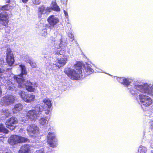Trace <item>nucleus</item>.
Returning a JSON list of instances; mask_svg holds the SVG:
<instances>
[{"instance_id":"nucleus-1","label":"nucleus","mask_w":153,"mask_h":153,"mask_svg":"<svg viewBox=\"0 0 153 153\" xmlns=\"http://www.w3.org/2000/svg\"><path fill=\"white\" fill-rule=\"evenodd\" d=\"M74 69H71L69 68H65V73L71 79L73 80L79 79L82 73V64L79 62L74 65Z\"/></svg>"},{"instance_id":"nucleus-2","label":"nucleus","mask_w":153,"mask_h":153,"mask_svg":"<svg viewBox=\"0 0 153 153\" xmlns=\"http://www.w3.org/2000/svg\"><path fill=\"white\" fill-rule=\"evenodd\" d=\"M65 52L66 47L65 46L61 44L60 45L59 48L53 52V54L55 55H62L63 57L56 59L57 63L59 64L60 67L64 66L67 62L68 58L67 56L65 55Z\"/></svg>"},{"instance_id":"nucleus-3","label":"nucleus","mask_w":153,"mask_h":153,"mask_svg":"<svg viewBox=\"0 0 153 153\" xmlns=\"http://www.w3.org/2000/svg\"><path fill=\"white\" fill-rule=\"evenodd\" d=\"M42 110L39 107H36L34 109L28 111L26 113V117L30 119L31 121H35L40 117L41 114Z\"/></svg>"},{"instance_id":"nucleus-4","label":"nucleus","mask_w":153,"mask_h":153,"mask_svg":"<svg viewBox=\"0 0 153 153\" xmlns=\"http://www.w3.org/2000/svg\"><path fill=\"white\" fill-rule=\"evenodd\" d=\"M27 138L16 135L11 136L8 140V142L12 145H14L18 143H23L28 141Z\"/></svg>"},{"instance_id":"nucleus-5","label":"nucleus","mask_w":153,"mask_h":153,"mask_svg":"<svg viewBox=\"0 0 153 153\" xmlns=\"http://www.w3.org/2000/svg\"><path fill=\"white\" fill-rule=\"evenodd\" d=\"M19 66L21 68V73L19 74L14 75L13 78L15 81L16 82H18L21 86H22L23 85V83L24 80L23 76L24 74H27V72L25 65H21Z\"/></svg>"},{"instance_id":"nucleus-6","label":"nucleus","mask_w":153,"mask_h":153,"mask_svg":"<svg viewBox=\"0 0 153 153\" xmlns=\"http://www.w3.org/2000/svg\"><path fill=\"white\" fill-rule=\"evenodd\" d=\"M139 97L140 102L145 107H148L152 103V100L149 96L140 94L139 95Z\"/></svg>"},{"instance_id":"nucleus-7","label":"nucleus","mask_w":153,"mask_h":153,"mask_svg":"<svg viewBox=\"0 0 153 153\" xmlns=\"http://www.w3.org/2000/svg\"><path fill=\"white\" fill-rule=\"evenodd\" d=\"M18 123V121L15 117H12L7 119L5 123L6 127L11 130H14L16 127V124Z\"/></svg>"},{"instance_id":"nucleus-8","label":"nucleus","mask_w":153,"mask_h":153,"mask_svg":"<svg viewBox=\"0 0 153 153\" xmlns=\"http://www.w3.org/2000/svg\"><path fill=\"white\" fill-rule=\"evenodd\" d=\"M20 95L22 99L27 103L33 101L35 97L34 95L27 93L22 91L20 93Z\"/></svg>"},{"instance_id":"nucleus-9","label":"nucleus","mask_w":153,"mask_h":153,"mask_svg":"<svg viewBox=\"0 0 153 153\" xmlns=\"http://www.w3.org/2000/svg\"><path fill=\"white\" fill-rule=\"evenodd\" d=\"M28 134L32 136H36L39 132V128L34 124L30 125L27 128Z\"/></svg>"},{"instance_id":"nucleus-10","label":"nucleus","mask_w":153,"mask_h":153,"mask_svg":"<svg viewBox=\"0 0 153 153\" xmlns=\"http://www.w3.org/2000/svg\"><path fill=\"white\" fill-rule=\"evenodd\" d=\"M56 137L53 133L49 132L47 136V142L50 146L52 148L56 147Z\"/></svg>"},{"instance_id":"nucleus-11","label":"nucleus","mask_w":153,"mask_h":153,"mask_svg":"<svg viewBox=\"0 0 153 153\" xmlns=\"http://www.w3.org/2000/svg\"><path fill=\"white\" fill-rule=\"evenodd\" d=\"M25 79H24V82H23V85L21 86V85L18 82H17L18 84V87L19 88H24V86H25V88L26 90L29 92H34L35 90V88H33V83L31 82L30 81L27 80L25 83Z\"/></svg>"},{"instance_id":"nucleus-12","label":"nucleus","mask_w":153,"mask_h":153,"mask_svg":"<svg viewBox=\"0 0 153 153\" xmlns=\"http://www.w3.org/2000/svg\"><path fill=\"white\" fill-rule=\"evenodd\" d=\"M6 61L9 66H11L14 63V59L12 51L10 48L7 49Z\"/></svg>"},{"instance_id":"nucleus-13","label":"nucleus","mask_w":153,"mask_h":153,"mask_svg":"<svg viewBox=\"0 0 153 153\" xmlns=\"http://www.w3.org/2000/svg\"><path fill=\"white\" fill-rule=\"evenodd\" d=\"M47 20L49 25V28L54 27L59 22L58 18H56L53 15L49 16L47 19Z\"/></svg>"},{"instance_id":"nucleus-14","label":"nucleus","mask_w":153,"mask_h":153,"mask_svg":"<svg viewBox=\"0 0 153 153\" xmlns=\"http://www.w3.org/2000/svg\"><path fill=\"white\" fill-rule=\"evenodd\" d=\"M135 88L141 93H147L149 92V86L146 84L143 85H137L135 86Z\"/></svg>"},{"instance_id":"nucleus-15","label":"nucleus","mask_w":153,"mask_h":153,"mask_svg":"<svg viewBox=\"0 0 153 153\" xmlns=\"http://www.w3.org/2000/svg\"><path fill=\"white\" fill-rule=\"evenodd\" d=\"M8 19L9 16L7 14H5L3 13H0V21L2 22V25L6 27H8Z\"/></svg>"},{"instance_id":"nucleus-16","label":"nucleus","mask_w":153,"mask_h":153,"mask_svg":"<svg viewBox=\"0 0 153 153\" xmlns=\"http://www.w3.org/2000/svg\"><path fill=\"white\" fill-rule=\"evenodd\" d=\"M18 153H31L30 146L27 144L22 146L18 151Z\"/></svg>"},{"instance_id":"nucleus-17","label":"nucleus","mask_w":153,"mask_h":153,"mask_svg":"<svg viewBox=\"0 0 153 153\" xmlns=\"http://www.w3.org/2000/svg\"><path fill=\"white\" fill-rule=\"evenodd\" d=\"M14 100V99L13 96L11 95H8L3 97L2 102H3L4 104L8 105L10 103L13 102Z\"/></svg>"},{"instance_id":"nucleus-18","label":"nucleus","mask_w":153,"mask_h":153,"mask_svg":"<svg viewBox=\"0 0 153 153\" xmlns=\"http://www.w3.org/2000/svg\"><path fill=\"white\" fill-rule=\"evenodd\" d=\"M47 12V9L45 5H43L38 7V8L37 15L38 17L41 18L42 15L45 14Z\"/></svg>"},{"instance_id":"nucleus-19","label":"nucleus","mask_w":153,"mask_h":153,"mask_svg":"<svg viewBox=\"0 0 153 153\" xmlns=\"http://www.w3.org/2000/svg\"><path fill=\"white\" fill-rule=\"evenodd\" d=\"M117 80L121 84L125 85L126 87H128L131 83V82L128 79L126 78L123 77H118Z\"/></svg>"},{"instance_id":"nucleus-20","label":"nucleus","mask_w":153,"mask_h":153,"mask_svg":"<svg viewBox=\"0 0 153 153\" xmlns=\"http://www.w3.org/2000/svg\"><path fill=\"white\" fill-rule=\"evenodd\" d=\"M49 120L48 117H41L39 120V123L42 126L48 124Z\"/></svg>"},{"instance_id":"nucleus-21","label":"nucleus","mask_w":153,"mask_h":153,"mask_svg":"<svg viewBox=\"0 0 153 153\" xmlns=\"http://www.w3.org/2000/svg\"><path fill=\"white\" fill-rule=\"evenodd\" d=\"M84 69L85 70L84 74L86 76L94 72V70L89 66L85 67Z\"/></svg>"},{"instance_id":"nucleus-22","label":"nucleus","mask_w":153,"mask_h":153,"mask_svg":"<svg viewBox=\"0 0 153 153\" xmlns=\"http://www.w3.org/2000/svg\"><path fill=\"white\" fill-rule=\"evenodd\" d=\"M23 108V106L21 104L19 103L16 104L13 108L14 111L16 113L21 111Z\"/></svg>"},{"instance_id":"nucleus-23","label":"nucleus","mask_w":153,"mask_h":153,"mask_svg":"<svg viewBox=\"0 0 153 153\" xmlns=\"http://www.w3.org/2000/svg\"><path fill=\"white\" fill-rule=\"evenodd\" d=\"M43 102L46 104L48 108H50L52 106V104L51 103V100L48 98H46L43 100Z\"/></svg>"},{"instance_id":"nucleus-24","label":"nucleus","mask_w":153,"mask_h":153,"mask_svg":"<svg viewBox=\"0 0 153 153\" xmlns=\"http://www.w3.org/2000/svg\"><path fill=\"white\" fill-rule=\"evenodd\" d=\"M51 9L54 11H59L60 9L59 7L57 5L56 2H52L51 4Z\"/></svg>"},{"instance_id":"nucleus-25","label":"nucleus","mask_w":153,"mask_h":153,"mask_svg":"<svg viewBox=\"0 0 153 153\" xmlns=\"http://www.w3.org/2000/svg\"><path fill=\"white\" fill-rule=\"evenodd\" d=\"M12 7V6L9 4L4 5L1 7L0 10L3 11H9Z\"/></svg>"},{"instance_id":"nucleus-26","label":"nucleus","mask_w":153,"mask_h":153,"mask_svg":"<svg viewBox=\"0 0 153 153\" xmlns=\"http://www.w3.org/2000/svg\"><path fill=\"white\" fill-rule=\"evenodd\" d=\"M9 131L5 127L4 125L2 124H0V133H3L7 134Z\"/></svg>"},{"instance_id":"nucleus-27","label":"nucleus","mask_w":153,"mask_h":153,"mask_svg":"<svg viewBox=\"0 0 153 153\" xmlns=\"http://www.w3.org/2000/svg\"><path fill=\"white\" fill-rule=\"evenodd\" d=\"M146 151V148L144 146L140 147L138 149V151L140 153H145Z\"/></svg>"},{"instance_id":"nucleus-28","label":"nucleus","mask_w":153,"mask_h":153,"mask_svg":"<svg viewBox=\"0 0 153 153\" xmlns=\"http://www.w3.org/2000/svg\"><path fill=\"white\" fill-rule=\"evenodd\" d=\"M10 113L8 110H5L2 112V114L4 115L6 117L10 115Z\"/></svg>"},{"instance_id":"nucleus-29","label":"nucleus","mask_w":153,"mask_h":153,"mask_svg":"<svg viewBox=\"0 0 153 153\" xmlns=\"http://www.w3.org/2000/svg\"><path fill=\"white\" fill-rule=\"evenodd\" d=\"M28 63L30 64L32 68H36V67L37 65H36V63L31 60H29V61L28 62Z\"/></svg>"},{"instance_id":"nucleus-30","label":"nucleus","mask_w":153,"mask_h":153,"mask_svg":"<svg viewBox=\"0 0 153 153\" xmlns=\"http://www.w3.org/2000/svg\"><path fill=\"white\" fill-rule=\"evenodd\" d=\"M148 94L153 95V87H149Z\"/></svg>"},{"instance_id":"nucleus-31","label":"nucleus","mask_w":153,"mask_h":153,"mask_svg":"<svg viewBox=\"0 0 153 153\" xmlns=\"http://www.w3.org/2000/svg\"><path fill=\"white\" fill-rule=\"evenodd\" d=\"M33 2L35 4L37 5L39 4L40 3L39 0H34V1Z\"/></svg>"},{"instance_id":"nucleus-32","label":"nucleus","mask_w":153,"mask_h":153,"mask_svg":"<svg viewBox=\"0 0 153 153\" xmlns=\"http://www.w3.org/2000/svg\"><path fill=\"white\" fill-rule=\"evenodd\" d=\"M38 153H45L44 150L42 149H40L38 151Z\"/></svg>"},{"instance_id":"nucleus-33","label":"nucleus","mask_w":153,"mask_h":153,"mask_svg":"<svg viewBox=\"0 0 153 153\" xmlns=\"http://www.w3.org/2000/svg\"><path fill=\"white\" fill-rule=\"evenodd\" d=\"M151 128L153 129V121H152L150 122Z\"/></svg>"},{"instance_id":"nucleus-34","label":"nucleus","mask_w":153,"mask_h":153,"mask_svg":"<svg viewBox=\"0 0 153 153\" xmlns=\"http://www.w3.org/2000/svg\"><path fill=\"white\" fill-rule=\"evenodd\" d=\"M6 4H9L11 2V0H5Z\"/></svg>"},{"instance_id":"nucleus-35","label":"nucleus","mask_w":153,"mask_h":153,"mask_svg":"<svg viewBox=\"0 0 153 153\" xmlns=\"http://www.w3.org/2000/svg\"><path fill=\"white\" fill-rule=\"evenodd\" d=\"M29 0H22V2L24 3H26Z\"/></svg>"},{"instance_id":"nucleus-36","label":"nucleus","mask_w":153,"mask_h":153,"mask_svg":"<svg viewBox=\"0 0 153 153\" xmlns=\"http://www.w3.org/2000/svg\"><path fill=\"white\" fill-rule=\"evenodd\" d=\"M50 110H46V111L45 112V114H49L50 112Z\"/></svg>"},{"instance_id":"nucleus-37","label":"nucleus","mask_w":153,"mask_h":153,"mask_svg":"<svg viewBox=\"0 0 153 153\" xmlns=\"http://www.w3.org/2000/svg\"><path fill=\"white\" fill-rule=\"evenodd\" d=\"M64 12L65 15V16H68V13L65 10H64Z\"/></svg>"},{"instance_id":"nucleus-38","label":"nucleus","mask_w":153,"mask_h":153,"mask_svg":"<svg viewBox=\"0 0 153 153\" xmlns=\"http://www.w3.org/2000/svg\"><path fill=\"white\" fill-rule=\"evenodd\" d=\"M2 94V91L1 87H0V97Z\"/></svg>"},{"instance_id":"nucleus-39","label":"nucleus","mask_w":153,"mask_h":153,"mask_svg":"<svg viewBox=\"0 0 153 153\" xmlns=\"http://www.w3.org/2000/svg\"><path fill=\"white\" fill-rule=\"evenodd\" d=\"M8 89H9V90H11L13 89V88L11 87H9L8 88Z\"/></svg>"},{"instance_id":"nucleus-40","label":"nucleus","mask_w":153,"mask_h":153,"mask_svg":"<svg viewBox=\"0 0 153 153\" xmlns=\"http://www.w3.org/2000/svg\"><path fill=\"white\" fill-rule=\"evenodd\" d=\"M26 120V118L25 117H24V119H23V120Z\"/></svg>"},{"instance_id":"nucleus-41","label":"nucleus","mask_w":153,"mask_h":153,"mask_svg":"<svg viewBox=\"0 0 153 153\" xmlns=\"http://www.w3.org/2000/svg\"><path fill=\"white\" fill-rule=\"evenodd\" d=\"M56 66L57 67H58L59 68H60V67H59V66L58 65V66H57L56 65Z\"/></svg>"}]
</instances>
